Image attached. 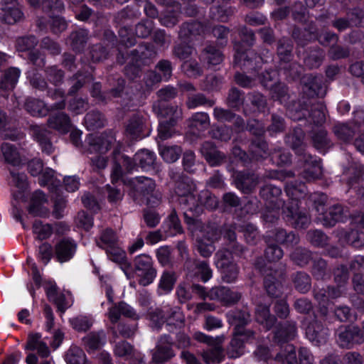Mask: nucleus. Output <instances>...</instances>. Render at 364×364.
Segmentation results:
<instances>
[{
  "label": "nucleus",
  "instance_id": "obj_25",
  "mask_svg": "<svg viewBox=\"0 0 364 364\" xmlns=\"http://www.w3.org/2000/svg\"><path fill=\"white\" fill-rule=\"evenodd\" d=\"M309 95L323 97L326 93V85L319 77H305L302 80Z\"/></svg>",
  "mask_w": 364,
  "mask_h": 364
},
{
  "label": "nucleus",
  "instance_id": "obj_37",
  "mask_svg": "<svg viewBox=\"0 0 364 364\" xmlns=\"http://www.w3.org/2000/svg\"><path fill=\"white\" fill-rule=\"evenodd\" d=\"M25 191L21 189L14 193L11 214L17 221H20L21 223L23 229L26 230L28 228V226L22 221L21 208L18 205L20 202L25 201Z\"/></svg>",
  "mask_w": 364,
  "mask_h": 364
},
{
  "label": "nucleus",
  "instance_id": "obj_12",
  "mask_svg": "<svg viewBox=\"0 0 364 364\" xmlns=\"http://www.w3.org/2000/svg\"><path fill=\"white\" fill-rule=\"evenodd\" d=\"M90 39L89 31L85 28L73 31L66 39V43L75 53H82Z\"/></svg>",
  "mask_w": 364,
  "mask_h": 364
},
{
  "label": "nucleus",
  "instance_id": "obj_42",
  "mask_svg": "<svg viewBox=\"0 0 364 364\" xmlns=\"http://www.w3.org/2000/svg\"><path fill=\"white\" fill-rule=\"evenodd\" d=\"M159 154L167 163L176 161L181 154V149L178 146H163L159 144Z\"/></svg>",
  "mask_w": 364,
  "mask_h": 364
},
{
  "label": "nucleus",
  "instance_id": "obj_62",
  "mask_svg": "<svg viewBox=\"0 0 364 364\" xmlns=\"http://www.w3.org/2000/svg\"><path fill=\"white\" fill-rule=\"evenodd\" d=\"M26 108L33 116H43L47 111L43 102L36 100L28 101L26 103Z\"/></svg>",
  "mask_w": 364,
  "mask_h": 364
},
{
  "label": "nucleus",
  "instance_id": "obj_6",
  "mask_svg": "<svg viewBox=\"0 0 364 364\" xmlns=\"http://www.w3.org/2000/svg\"><path fill=\"white\" fill-rule=\"evenodd\" d=\"M151 326L154 328H159L165 321L168 325L181 326L184 321V316L178 307L171 309L165 306L162 309L156 310L150 315Z\"/></svg>",
  "mask_w": 364,
  "mask_h": 364
},
{
  "label": "nucleus",
  "instance_id": "obj_48",
  "mask_svg": "<svg viewBox=\"0 0 364 364\" xmlns=\"http://www.w3.org/2000/svg\"><path fill=\"white\" fill-rule=\"evenodd\" d=\"M1 153L6 162L16 165L19 161V154L13 145L4 143L1 145Z\"/></svg>",
  "mask_w": 364,
  "mask_h": 364
},
{
  "label": "nucleus",
  "instance_id": "obj_20",
  "mask_svg": "<svg viewBox=\"0 0 364 364\" xmlns=\"http://www.w3.org/2000/svg\"><path fill=\"white\" fill-rule=\"evenodd\" d=\"M121 315L134 319L139 318L134 309L124 302H120L118 305L112 306L107 313V316L112 323H117Z\"/></svg>",
  "mask_w": 364,
  "mask_h": 364
},
{
  "label": "nucleus",
  "instance_id": "obj_28",
  "mask_svg": "<svg viewBox=\"0 0 364 364\" xmlns=\"http://www.w3.org/2000/svg\"><path fill=\"white\" fill-rule=\"evenodd\" d=\"M293 44L290 39L284 37L277 42V53L281 63H289L292 58Z\"/></svg>",
  "mask_w": 364,
  "mask_h": 364
},
{
  "label": "nucleus",
  "instance_id": "obj_3",
  "mask_svg": "<svg viewBox=\"0 0 364 364\" xmlns=\"http://www.w3.org/2000/svg\"><path fill=\"white\" fill-rule=\"evenodd\" d=\"M228 318L230 323L235 326V332L228 350V354L230 358H237L244 353V343L247 342L252 336L250 331L242 332L240 330V327L250 321V314L246 311H231L228 312Z\"/></svg>",
  "mask_w": 364,
  "mask_h": 364
},
{
  "label": "nucleus",
  "instance_id": "obj_60",
  "mask_svg": "<svg viewBox=\"0 0 364 364\" xmlns=\"http://www.w3.org/2000/svg\"><path fill=\"white\" fill-rule=\"evenodd\" d=\"M132 346L126 341L117 343L114 348L115 355L125 360H129L132 358Z\"/></svg>",
  "mask_w": 364,
  "mask_h": 364
},
{
  "label": "nucleus",
  "instance_id": "obj_57",
  "mask_svg": "<svg viewBox=\"0 0 364 364\" xmlns=\"http://www.w3.org/2000/svg\"><path fill=\"white\" fill-rule=\"evenodd\" d=\"M176 278L173 273L165 272L161 276L159 283V291L161 294H166L171 291L175 283Z\"/></svg>",
  "mask_w": 364,
  "mask_h": 364
},
{
  "label": "nucleus",
  "instance_id": "obj_5",
  "mask_svg": "<svg viewBox=\"0 0 364 364\" xmlns=\"http://www.w3.org/2000/svg\"><path fill=\"white\" fill-rule=\"evenodd\" d=\"M97 244L100 247L106 250L107 257L113 262L121 264L127 263L126 253L119 246L117 237L112 230H105Z\"/></svg>",
  "mask_w": 364,
  "mask_h": 364
},
{
  "label": "nucleus",
  "instance_id": "obj_44",
  "mask_svg": "<svg viewBox=\"0 0 364 364\" xmlns=\"http://www.w3.org/2000/svg\"><path fill=\"white\" fill-rule=\"evenodd\" d=\"M233 13L234 10L232 7L216 6L210 8V16L213 20L220 22H226Z\"/></svg>",
  "mask_w": 364,
  "mask_h": 364
},
{
  "label": "nucleus",
  "instance_id": "obj_45",
  "mask_svg": "<svg viewBox=\"0 0 364 364\" xmlns=\"http://www.w3.org/2000/svg\"><path fill=\"white\" fill-rule=\"evenodd\" d=\"M291 37L296 44L301 47L306 46L310 42L316 40L312 36L306 32V30L304 28L301 29L297 26H294L291 32Z\"/></svg>",
  "mask_w": 364,
  "mask_h": 364
},
{
  "label": "nucleus",
  "instance_id": "obj_63",
  "mask_svg": "<svg viewBox=\"0 0 364 364\" xmlns=\"http://www.w3.org/2000/svg\"><path fill=\"white\" fill-rule=\"evenodd\" d=\"M72 326L78 331H85L88 330L92 325V321L90 318L85 316H80L70 320Z\"/></svg>",
  "mask_w": 364,
  "mask_h": 364
},
{
  "label": "nucleus",
  "instance_id": "obj_59",
  "mask_svg": "<svg viewBox=\"0 0 364 364\" xmlns=\"http://www.w3.org/2000/svg\"><path fill=\"white\" fill-rule=\"evenodd\" d=\"M130 29L126 26H122L118 31L119 41V45L122 44L127 48L133 46L136 44V38L129 32Z\"/></svg>",
  "mask_w": 364,
  "mask_h": 364
},
{
  "label": "nucleus",
  "instance_id": "obj_15",
  "mask_svg": "<svg viewBox=\"0 0 364 364\" xmlns=\"http://www.w3.org/2000/svg\"><path fill=\"white\" fill-rule=\"evenodd\" d=\"M23 9L22 5L0 9V21L7 25H15L23 22L26 20V16Z\"/></svg>",
  "mask_w": 364,
  "mask_h": 364
},
{
  "label": "nucleus",
  "instance_id": "obj_43",
  "mask_svg": "<svg viewBox=\"0 0 364 364\" xmlns=\"http://www.w3.org/2000/svg\"><path fill=\"white\" fill-rule=\"evenodd\" d=\"M325 54L322 49L318 47L310 50L308 55L305 58L306 66L318 68L324 60Z\"/></svg>",
  "mask_w": 364,
  "mask_h": 364
},
{
  "label": "nucleus",
  "instance_id": "obj_39",
  "mask_svg": "<svg viewBox=\"0 0 364 364\" xmlns=\"http://www.w3.org/2000/svg\"><path fill=\"white\" fill-rule=\"evenodd\" d=\"M234 60L233 65L236 67L249 66L251 62L250 58L247 54L248 49L242 48L240 43H233Z\"/></svg>",
  "mask_w": 364,
  "mask_h": 364
},
{
  "label": "nucleus",
  "instance_id": "obj_41",
  "mask_svg": "<svg viewBox=\"0 0 364 364\" xmlns=\"http://www.w3.org/2000/svg\"><path fill=\"white\" fill-rule=\"evenodd\" d=\"M296 335V327L292 323H285L275 333V339L279 342H286L293 339Z\"/></svg>",
  "mask_w": 364,
  "mask_h": 364
},
{
  "label": "nucleus",
  "instance_id": "obj_50",
  "mask_svg": "<svg viewBox=\"0 0 364 364\" xmlns=\"http://www.w3.org/2000/svg\"><path fill=\"white\" fill-rule=\"evenodd\" d=\"M291 16L299 23H304L307 14V7L301 1L294 2L291 6Z\"/></svg>",
  "mask_w": 364,
  "mask_h": 364
},
{
  "label": "nucleus",
  "instance_id": "obj_7",
  "mask_svg": "<svg viewBox=\"0 0 364 364\" xmlns=\"http://www.w3.org/2000/svg\"><path fill=\"white\" fill-rule=\"evenodd\" d=\"M156 55L157 51L152 43L141 42L136 48L130 51L129 64H132L135 68L149 66Z\"/></svg>",
  "mask_w": 364,
  "mask_h": 364
},
{
  "label": "nucleus",
  "instance_id": "obj_16",
  "mask_svg": "<svg viewBox=\"0 0 364 364\" xmlns=\"http://www.w3.org/2000/svg\"><path fill=\"white\" fill-rule=\"evenodd\" d=\"M207 296L212 300H218L225 304H233L240 299V294L226 287H215L210 289Z\"/></svg>",
  "mask_w": 364,
  "mask_h": 364
},
{
  "label": "nucleus",
  "instance_id": "obj_18",
  "mask_svg": "<svg viewBox=\"0 0 364 364\" xmlns=\"http://www.w3.org/2000/svg\"><path fill=\"white\" fill-rule=\"evenodd\" d=\"M127 186L134 192V196L135 193L142 195L149 194L155 188L154 181L151 178L144 176L130 179Z\"/></svg>",
  "mask_w": 364,
  "mask_h": 364
},
{
  "label": "nucleus",
  "instance_id": "obj_55",
  "mask_svg": "<svg viewBox=\"0 0 364 364\" xmlns=\"http://www.w3.org/2000/svg\"><path fill=\"white\" fill-rule=\"evenodd\" d=\"M143 127L144 124L141 120L136 119L132 121L127 127V133L133 139H141L144 136V135L141 134Z\"/></svg>",
  "mask_w": 364,
  "mask_h": 364
},
{
  "label": "nucleus",
  "instance_id": "obj_30",
  "mask_svg": "<svg viewBox=\"0 0 364 364\" xmlns=\"http://www.w3.org/2000/svg\"><path fill=\"white\" fill-rule=\"evenodd\" d=\"M304 157L305 158V165H304V177L307 181L314 180L318 178L322 173V168L319 161L316 159H312L311 156H308L310 161H309L307 159V156L306 154Z\"/></svg>",
  "mask_w": 364,
  "mask_h": 364
},
{
  "label": "nucleus",
  "instance_id": "obj_2",
  "mask_svg": "<svg viewBox=\"0 0 364 364\" xmlns=\"http://www.w3.org/2000/svg\"><path fill=\"white\" fill-rule=\"evenodd\" d=\"M156 155L149 150H141L135 155L134 160L124 155L115 156V162L112 168L111 178L112 183L119 181L123 176V169L132 171L136 166L144 170L150 168L154 164Z\"/></svg>",
  "mask_w": 364,
  "mask_h": 364
},
{
  "label": "nucleus",
  "instance_id": "obj_19",
  "mask_svg": "<svg viewBox=\"0 0 364 364\" xmlns=\"http://www.w3.org/2000/svg\"><path fill=\"white\" fill-rule=\"evenodd\" d=\"M284 214L287 220L296 228H303L310 222L309 216L299 210L297 203L287 207Z\"/></svg>",
  "mask_w": 364,
  "mask_h": 364
},
{
  "label": "nucleus",
  "instance_id": "obj_23",
  "mask_svg": "<svg viewBox=\"0 0 364 364\" xmlns=\"http://www.w3.org/2000/svg\"><path fill=\"white\" fill-rule=\"evenodd\" d=\"M174 355L171 348V341L168 336L161 338L157 345V350L153 355L155 363H161Z\"/></svg>",
  "mask_w": 364,
  "mask_h": 364
},
{
  "label": "nucleus",
  "instance_id": "obj_56",
  "mask_svg": "<svg viewBox=\"0 0 364 364\" xmlns=\"http://www.w3.org/2000/svg\"><path fill=\"white\" fill-rule=\"evenodd\" d=\"M264 287L267 293L272 296L277 297L282 293V286L274 277L267 276L264 279Z\"/></svg>",
  "mask_w": 364,
  "mask_h": 364
},
{
  "label": "nucleus",
  "instance_id": "obj_17",
  "mask_svg": "<svg viewBox=\"0 0 364 364\" xmlns=\"http://www.w3.org/2000/svg\"><path fill=\"white\" fill-rule=\"evenodd\" d=\"M77 245L74 240L63 239L55 246V255L58 260L63 263L71 259L75 254Z\"/></svg>",
  "mask_w": 364,
  "mask_h": 364
},
{
  "label": "nucleus",
  "instance_id": "obj_51",
  "mask_svg": "<svg viewBox=\"0 0 364 364\" xmlns=\"http://www.w3.org/2000/svg\"><path fill=\"white\" fill-rule=\"evenodd\" d=\"M90 53L93 63H100L107 59L109 51L105 46L97 43L91 47Z\"/></svg>",
  "mask_w": 364,
  "mask_h": 364
},
{
  "label": "nucleus",
  "instance_id": "obj_36",
  "mask_svg": "<svg viewBox=\"0 0 364 364\" xmlns=\"http://www.w3.org/2000/svg\"><path fill=\"white\" fill-rule=\"evenodd\" d=\"M32 231L36 239L43 240L51 236L53 228L48 223H45L40 220H36L32 225Z\"/></svg>",
  "mask_w": 364,
  "mask_h": 364
},
{
  "label": "nucleus",
  "instance_id": "obj_1",
  "mask_svg": "<svg viewBox=\"0 0 364 364\" xmlns=\"http://www.w3.org/2000/svg\"><path fill=\"white\" fill-rule=\"evenodd\" d=\"M177 193L181 196V202L186 203L189 206L188 211L184 213V217L189 229L196 237L197 250L201 256L208 257L215 249L214 242L218 238V230L213 227L203 226L200 221L192 216L193 212H197L198 209H200L198 204L194 208L192 206L195 204V196L193 193L184 195L179 191Z\"/></svg>",
  "mask_w": 364,
  "mask_h": 364
},
{
  "label": "nucleus",
  "instance_id": "obj_46",
  "mask_svg": "<svg viewBox=\"0 0 364 364\" xmlns=\"http://www.w3.org/2000/svg\"><path fill=\"white\" fill-rule=\"evenodd\" d=\"M256 319L267 329H269L274 323V318L269 315V309L266 306H259L256 309Z\"/></svg>",
  "mask_w": 364,
  "mask_h": 364
},
{
  "label": "nucleus",
  "instance_id": "obj_10",
  "mask_svg": "<svg viewBox=\"0 0 364 364\" xmlns=\"http://www.w3.org/2000/svg\"><path fill=\"white\" fill-rule=\"evenodd\" d=\"M48 201L45 194L41 191H36L30 196L28 211L30 214L38 217H47L49 215Z\"/></svg>",
  "mask_w": 364,
  "mask_h": 364
},
{
  "label": "nucleus",
  "instance_id": "obj_38",
  "mask_svg": "<svg viewBox=\"0 0 364 364\" xmlns=\"http://www.w3.org/2000/svg\"><path fill=\"white\" fill-rule=\"evenodd\" d=\"M106 337L103 331L91 333L85 337L83 342L88 351L100 348L105 343Z\"/></svg>",
  "mask_w": 364,
  "mask_h": 364
},
{
  "label": "nucleus",
  "instance_id": "obj_34",
  "mask_svg": "<svg viewBox=\"0 0 364 364\" xmlns=\"http://www.w3.org/2000/svg\"><path fill=\"white\" fill-rule=\"evenodd\" d=\"M240 36L239 41H235L234 43H240L242 48L250 49L256 43V36L255 32L247 28L246 26H241L238 29Z\"/></svg>",
  "mask_w": 364,
  "mask_h": 364
},
{
  "label": "nucleus",
  "instance_id": "obj_31",
  "mask_svg": "<svg viewBox=\"0 0 364 364\" xmlns=\"http://www.w3.org/2000/svg\"><path fill=\"white\" fill-rule=\"evenodd\" d=\"M201 153L207 162L211 166L218 165L223 159V155L210 142L203 144Z\"/></svg>",
  "mask_w": 364,
  "mask_h": 364
},
{
  "label": "nucleus",
  "instance_id": "obj_11",
  "mask_svg": "<svg viewBox=\"0 0 364 364\" xmlns=\"http://www.w3.org/2000/svg\"><path fill=\"white\" fill-rule=\"evenodd\" d=\"M45 289L49 300L53 301L60 311L63 312L72 305L73 297L69 291L58 295L56 285L53 282L48 283Z\"/></svg>",
  "mask_w": 364,
  "mask_h": 364
},
{
  "label": "nucleus",
  "instance_id": "obj_32",
  "mask_svg": "<svg viewBox=\"0 0 364 364\" xmlns=\"http://www.w3.org/2000/svg\"><path fill=\"white\" fill-rule=\"evenodd\" d=\"M66 364H90L84 351L76 346H72L65 355Z\"/></svg>",
  "mask_w": 364,
  "mask_h": 364
},
{
  "label": "nucleus",
  "instance_id": "obj_4",
  "mask_svg": "<svg viewBox=\"0 0 364 364\" xmlns=\"http://www.w3.org/2000/svg\"><path fill=\"white\" fill-rule=\"evenodd\" d=\"M114 141L112 136H95L90 135L86 142L89 145L88 151L90 153H98L100 155L92 158V164L97 168H104L107 165L106 159L102 156L109 149L110 145Z\"/></svg>",
  "mask_w": 364,
  "mask_h": 364
},
{
  "label": "nucleus",
  "instance_id": "obj_21",
  "mask_svg": "<svg viewBox=\"0 0 364 364\" xmlns=\"http://www.w3.org/2000/svg\"><path fill=\"white\" fill-rule=\"evenodd\" d=\"M194 51L195 48L193 46L185 42H181L173 46L172 53L176 58L185 63L190 62L188 65V68H197L198 63L191 61V56Z\"/></svg>",
  "mask_w": 364,
  "mask_h": 364
},
{
  "label": "nucleus",
  "instance_id": "obj_29",
  "mask_svg": "<svg viewBox=\"0 0 364 364\" xmlns=\"http://www.w3.org/2000/svg\"><path fill=\"white\" fill-rule=\"evenodd\" d=\"M203 31V26L200 22L192 21L183 23L178 31V37L181 39L188 40L193 36L200 34Z\"/></svg>",
  "mask_w": 364,
  "mask_h": 364
},
{
  "label": "nucleus",
  "instance_id": "obj_14",
  "mask_svg": "<svg viewBox=\"0 0 364 364\" xmlns=\"http://www.w3.org/2000/svg\"><path fill=\"white\" fill-rule=\"evenodd\" d=\"M362 341L363 338L358 327H341L338 329L337 341L343 348H349L353 343H360Z\"/></svg>",
  "mask_w": 364,
  "mask_h": 364
},
{
  "label": "nucleus",
  "instance_id": "obj_47",
  "mask_svg": "<svg viewBox=\"0 0 364 364\" xmlns=\"http://www.w3.org/2000/svg\"><path fill=\"white\" fill-rule=\"evenodd\" d=\"M276 360L287 364H299L294 347L290 344L284 346V350L277 355Z\"/></svg>",
  "mask_w": 364,
  "mask_h": 364
},
{
  "label": "nucleus",
  "instance_id": "obj_53",
  "mask_svg": "<svg viewBox=\"0 0 364 364\" xmlns=\"http://www.w3.org/2000/svg\"><path fill=\"white\" fill-rule=\"evenodd\" d=\"M213 35L217 39V44L220 47H224L228 43V36L230 33L228 28L218 25L213 28Z\"/></svg>",
  "mask_w": 364,
  "mask_h": 364
},
{
  "label": "nucleus",
  "instance_id": "obj_35",
  "mask_svg": "<svg viewBox=\"0 0 364 364\" xmlns=\"http://www.w3.org/2000/svg\"><path fill=\"white\" fill-rule=\"evenodd\" d=\"M38 43V39L34 35H25L18 37L15 41V47L18 52L31 51Z\"/></svg>",
  "mask_w": 364,
  "mask_h": 364
},
{
  "label": "nucleus",
  "instance_id": "obj_27",
  "mask_svg": "<svg viewBox=\"0 0 364 364\" xmlns=\"http://www.w3.org/2000/svg\"><path fill=\"white\" fill-rule=\"evenodd\" d=\"M26 348L31 350H37L43 358L48 357L50 354L47 344L41 340L38 333H31L28 336Z\"/></svg>",
  "mask_w": 364,
  "mask_h": 364
},
{
  "label": "nucleus",
  "instance_id": "obj_49",
  "mask_svg": "<svg viewBox=\"0 0 364 364\" xmlns=\"http://www.w3.org/2000/svg\"><path fill=\"white\" fill-rule=\"evenodd\" d=\"M154 27V23L152 21L148 19H143L135 26V34L137 37L141 38H148Z\"/></svg>",
  "mask_w": 364,
  "mask_h": 364
},
{
  "label": "nucleus",
  "instance_id": "obj_54",
  "mask_svg": "<svg viewBox=\"0 0 364 364\" xmlns=\"http://www.w3.org/2000/svg\"><path fill=\"white\" fill-rule=\"evenodd\" d=\"M85 122L89 129H95L104 125V118L99 112H92L86 114Z\"/></svg>",
  "mask_w": 364,
  "mask_h": 364
},
{
  "label": "nucleus",
  "instance_id": "obj_58",
  "mask_svg": "<svg viewBox=\"0 0 364 364\" xmlns=\"http://www.w3.org/2000/svg\"><path fill=\"white\" fill-rule=\"evenodd\" d=\"M28 63L36 68H41L46 65V55L38 49L28 53Z\"/></svg>",
  "mask_w": 364,
  "mask_h": 364
},
{
  "label": "nucleus",
  "instance_id": "obj_40",
  "mask_svg": "<svg viewBox=\"0 0 364 364\" xmlns=\"http://www.w3.org/2000/svg\"><path fill=\"white\" fill-rule=\"evenodd\" d=\"M48 122L50 127L58 130L61 133L68 132L70 127V119L64 113H60L52 117Z\"/></svg>",
  "mask_w": 364,
  "mask_h": 364
},
{
  "label": "nucleus",
  "instance_id": "obj_8",
  "mask_svg": "<svg viewBox=\"0 0 364 364\" xmlns=\"http://www.w3.org/2000/svg\"><path fill=\"white\" fill-rule=\"evenodd\" d=\"M216 267L220 270L223 279L228 283L234 282L238 274V269L232 262V255L228 250H219L215 256Z\"/></svg>",
  "mask_w": 364,
  "mask_h": 364
},
{
  "label": "nucleus",
  "instance_id": "obj_52",
  "mask_svg": "<svg viewBox=\"0 0 364 364\" xmlns=\"http://www.w3.org/2000/svg\"><path fill=\"white\" fill-rule=\"evenodd\" d=\"M306 335L308 339L315 345H318L326 341V332L324 329L316 331L314 324L309 326L306 329Z\"/></svg>",
  "mask_w": 364,
  "mask_h": 364
},
{
  "label": "nucleus",
  "instance_id": "obj_33",
  "mask_svg": "<svg viewBox=\"0 0 364 364\" xmlns=\"http://www.w3.org/2000/svg\"><path fill=\"white\" fill-rule=\"evenodd\" d=\"M19 75V70H0L1 88L4 90L13 89Z\"/></svg>",
  "mask_w": 364,
  "mask_h": 364
},
{
  "label": "nucleus",
  "instance_id": "obj_26",
  "mask_svg": "<svg viewBox=\"0 0 364 364\" xmlns=\"http://www.w3.org/2000/svg\"><path fill=\"white\" fill-rule=\"evenodd\" d=\"M140 12L134 8L127 6L117 11L113 17V21L117 25L126 26L139 17Z\"/></svg>",
  "mask_w": 364,
  "mask_h": 364
},
{
  "label": "nucleus",
  "instance_id": "obj_9",
  "mask_svg": "<svg viewBox=\"0 0 364 364\" xmlns=\"http://www.w3.org/2000/svg\"><path fill=\"white\" fill-rule=\"evenodd\" d=\"M136 274L140 277L139 283L146 286L153 282L156 272L152 267V259L147 255H141L135 259Z\"/></svg>",
  "mask_w": 364,
  "mask_h": 364
},
{
  "label": "nucleus",
  "instance_id": "obj_61",
  "mask_svg": "<svg viewBox=\"0 0 364 364\" xmlns=\"http://www.w3.org/2000/svg\"><path fill=\"white\" fill-rule=\"evenodd\" d=\"M65 9L63 0H44L42 10L46 13H61Z\"/></svg>",
  "mask_w": 364,
  "mask_h": 364
},
{
  "label": "nucleus",
  "instance_id": "obj_64",
  "mask_svg": "<svg viewBox=\"0 0 364 364\" xmlns=\"http://www.w3.org/2000/svg\"><path fill=\"white\" fill-rule=\"evenodd\" d=\"M346 17L352 26H358L364 20V11L358 7L353 8L347 11Z\"/></svg>",
  "mask_w": 364,
  "mask_h": 364
},
{
  "label": "nucleus",
  "instance_id": "obj_22",
  "mask_svg": "<svg viewBox=\"0 0 364 364\" xmlns=\"http://www.w3.org/2000/svg\"><path fill=\"white\" fill-rule=\"evenodd\" d=\"M218 339L214 344L210 346L211 348L204 351L202 355L204 361L208 364L220 363L224 358L222 343L224 341L225 337L223 336H218Z\"/></svg>",
  "mask_w": 364,
  "mask_h": 364
},
{
  "label": "nucleus",
  "instance_id": "obj_24",
  "mask_svg": "<svg viewBox=\"0 0 364 364\" xmlns=\"http://www.w3.org/2000/svg\"><path fill=\"white\" fill-rule=\"evenodd\" d=\"M200 59L209 65H218L223 61L222 51L212 44L206 45L200 53Z\"/></svg>",
  "mask_w": 364,
  "mask_h": 364
},
{
  "label": "nucleus",
  "instance_id": "obj_13",
  "mask_svg": "<svg viewBox=\"0 0 364 364\" xmlns=\"http://www.w3.org/2000/svg\"><path fill=\"white\" fill-rule=\"evenodd\" d=\"M166 114L170 118L169 122L161 120L158 129V137L161 140H166L172 136L174 121L176 119L181 117V111L178 107H171L166 112Z\"/></svg>",
  "mask_w": 364,
  "mask_h": 364
}]
</instances>
